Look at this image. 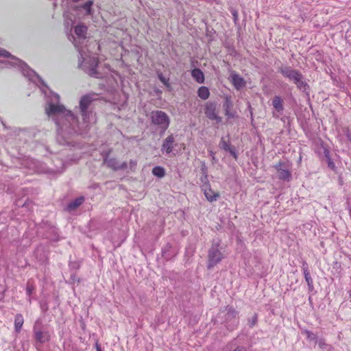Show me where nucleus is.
Here are the masks:
<instances>
[{"mask_svg":"<svg viewBox=\"0 0 351 351\" xmlns=\"http://www.w3.org/2000/svg\"><path fill=\"white\" fill-rule=\"evenodd\" d=\"M97 94L90 93L81 97L79 105L82 118L81 122L71 111L60 104V96L55 93H51L47 101L45 112L55 122L59 134H82L89 127L92 112L88 110V108L91 103L97 99Z\"/></svg>","mask_w":351,"mask_h":351,"instance_id":"1","label":"nucleus"},{"mask_svg":"<svg viewBox=\"0 0 351 351\" xmlns=\"http://www.w3.org/2000/svg\"><path fill=\"white\" fill-rule=\"evenodd\" d=\"M278 71L285 78L295 84L301 91L306 93L309 90V86L300 71L293 69L291 66L281 64L278 66Z\"/></svg>","mask_w":351,"mask_h":351,"instance_id":"2","label":"nucleus"},{"mask_svg":"<svg viewBox=\"0 0 351 351\" xmlns=\"http://www.w3.org/2000/svg\"><path fill=\"white\" fill-rule=\"evenodd\" d=\"M71 37L73 38V43L80 53L78 67L82 69L85 73H88L90 76L96 78H99L100 73L97 71V67L99 62L98 58L97 57L91 56L84 58L83 56L82 50L80 49L78 44L76 42L75 38L73 36L71 35V36H69V40H71Z\"/></svg>","mask_w":351,"mask_h":351,"instance_id":"3","label":"nucleus"},{"mask_svg":"<svg viewBox=\"0 0 351 351\" xmlns=\"http://www.w3.org/2000/svg\"><path fill=\"white\" fill-rule=\"evenodd\" d=\"M0 56L10 58V61H4L1 62L0 63L4 64L5 66L8 65L10 66H17L22 71L23 74L25 76H27L29 78V80H32L34 77H36L38 80L41 82L43 85H45L44 82L39 77L36 73L30 69L29 66L25 62L21 60L20 59L12 56L10 53L3 48H0Z\"/></svg>","mask_w":351,"mask_h":351,"instance_id":"4","label":"nucleus"},{"mask_svg":"<svg viewBox=\"0 0 351 351\" xmlns=\"http://www.w3.org/2000/svg\"><path fill=\"white\" fill-rule=\"evenodd\" d=\"M219 242L213 241L208 252V269H211L216 265L219 263L224 258L223 253L219 248Z\"/></svg>","mask_w":351,"mask_h":351,"instance_id":"5","label":"nucleus"},{"mask_svg":"<svg viewBox=\"0 0 351 351\" xmlns=\"http://www.w3.org/2000/svg\"><path fill=\"white\" fill-rule=\"evenodd\" d=\"M150 119L154 125H158L163 132L169 126L170 119L167 114L162 110H154L151 112Z\"/></svg>","mask_w":351,"mask_h":351,"instance_id":"6","label":"nucleus"},{"mask_svg":"<svg viewBox=\"0 0 351 351\" xmlns=\"http://www.w3.org/2000/svg\"><path fill=\"white\" fill-rule=\"evenodd\" d=\"M204 114L206 117L212 121H216L220 123L222 118L219 115V110L217 109V104L215 101H208L204 105Z\"/></svg>","mask_w":351,"mask_h":351,"instance_id":"7","label":"nucleus"},{"mask_svg":"<svg viewBox=\"0 0 351 351\" xmlns=\"http://www.w3.org/2000/svg\"><path fill=\"white\" fill-rule=\"evenodd\" d=\"M34 335L36 341L40 343H44L50 340L51 336L49 332L36 322L33 328Z\"/></svg>","mask_w":351,"mask_h":351,"instance_id":"8","label":"nucleus"},{"mask_svg":"<svg viewBox=\"0 0 351 351\" xmlns=\"http://www.w3.org/2000/svg\"><path fill=\"white\" fill-rule=\"evenodd\" d=\"M272 106L274 111L272 112V116L275 119H279L284 111L283 99L278 95H276L272 99Z\"/></svg>","mask_w":351,"mask_h":351,"instance_id":"9","label":"nucleus"},{"mask_svg":"<svg viewBox=\"0 0 351 351\" xmlns=\"http://www.w3.org/2000/svg\"><path fill=\"white\" fill-rule=\"evenodd\" d=\"M104 162L106 164L108 167L112 169L114 171L125 169L128 167V165L125 162L119 163L116 158H110L108 154H106V156L104 157Z\"/></svg>","mask_w":351,"mask_h":351,"instance_id":"10","label":"nucleus"},{"mask_svg":"<svg viewBox=\"0 0 351 351\" xmlns=\"http://www.w3.org/2000/svg\"><path fill=\"white\" fill-rule=\"evenodd\" d=\"M224 311L226 312V322L228 324L229 321H231L232 319H234L233 326H228V328L230 330H233L236 328L239 324V321L236 320V317L239 314V312L236 311V309L230 306H227L225 308Z\"/></svg>","mask_w":351,"mask_h":351,"instance_id":"11","label":"nucleus"},{"mask_svg":"<svg viewBox=\"0 0 351 351\" xmlns=\"http://www.w3.org/2000/svg\"><path fill=\"white\" fill-rule=\"evenodd\" d=\"M176 146V143L175 136L173 134H171L164 139L161 147V151L163 153L169 154L173 152V149Z\"/></svg>","mask_w":351,"mask_h":351,"instance_id":"12","label":"nucleus"},{"mask_svg":"<svg viewBox=\"0 0 351 351\" xmlns=\"http://www.w3.org/2000/svg\"><path fill=\"white\" fill-rule=\"evenodd\" d=\"M202 190L204 191V195L208 201L212 202L216 201L217 197H219L218 193L214 192L211 189L210 184H203Z\"/></svg>","mask_w":351,"mask_h":351,"instance_id":"13","label":"nucleus"},{"mask_svg":"<svg viewBox=\"0 0 351 351\" xmlns=\"http://www.w3.org/2000/svg\"><path fill=\"white\" fill-rule=\"evenodd\" d=\"M302 269L308 285V291H312L313 290V280L310 275L308 264L306 261H302Z\"/></svg>","mask_w":351,"mask_h":351,"instance_id":"14","label":"nucleus"},{"mask_svg":"<svg viewBox=\"0 0 351 351\" xmlns=\"http://www.w3.org/2000/svg\"><path fill=\"white\" fill-rule=\"evenodd\" d=\"M231 81L236 89L239 90L245 86L244 79L235 72L230 74Z\"/></svg>","mask_w":351,"mask_h":351,"instance_id":"15","label":"nucleus"},{"mask_svg":"<svg viewBox=\"0 0 351 351\" xmlns=\"http://www.w3.org/2000/svg\"><path fill=\"white\" fill-rule=\"evenodd\" d=\"M88 28L84 25H78L75 27V33L79 39H85L86 38Z\"/></svg>","mask_w":351,"mask_h":351,"instance_id":"16","label":"nucleus"},{"mask_svg":"<svg viewBox=\"0 0 351 351\" xmlns=\"http://www.w3.org/2000/svg\"><path fill=\"white\" fill-rule=\"evenodd\" d=\"M191 76L198 83L202 84L204 82V75L202 70L195 68L191 71Z\"/></svg>","mask_w":351,"mask_h":351,"instance_id":"17","label":"nucleus"},{"mask_svg":"<svg viewBox=\"0 0 351 351\" xmlns=\"http://www.w3.org/2000/svg\"><path fill=\"white\" fill-rule=\"evenodd\" d=\"M84 201V197L83 196H80L73 201H71L67 205L66 209L69 211H72L78 208Z\"/></svg>","mask_w":351,"mask_h":351,"instance_id":"18","label":"nucleus"},{"mask_svg":"<svg viewBox=\"0 0 351 351\" xmlns=\"http://www.w3.org/2000/svg\"><path fill=\"white\" fill-rule=\"evenodd\" d=\"M24 319L23 315L20 313L16 314L14 317V330L16 332L19 333L21 331Z\"/></svg>","mask_w":351,"mask_h":351,"instance_id":"19","label":"nucleus"},{"mask_svg":"<svg viewBox=\"0 0 351 351\" xmlns=\"http://www.w3.org/2000/svg\"><path fill=\"white\" fill-rule=\"evenodd\" d=\"M232 103L231 100L229 98L226 97V100L223 104V108L225 110V114L229 118L234 117V114L230 112V108H232Z\"/></svg>","mask_w":351,"mask_h":351,"instance_id":"20","label":"nucleus"},{"mask_svg":"<svg viewBox=\"0 0 351 351\" xmlns=\"http://www.w3.org/2000/svg\"><path fill=\"white\" fill-rule=\"evenodd\" d=\"M198 96L204 100L207 99L210 96V91L206 86H201L197 90Z\"/></svg>","mask_w":351,"mask_h":351,"instance_id":"21","label":"nucleus"},{"mask_svg":"<svg viewBox=\"0 0 351 351\" xmlns=\"http://www.w3.org/2000/svg\"><path fill=\"white\" fill-rule=\"evenodd\" d=\"M278 177L282 180L289 181L291 178V173L288 169H282L278 172Z\"/></svg>","mask_w":351,"mask_h":351,"instance_id":"22","label":"nucleus"},{"mask_svg":"<svg viewBox=\"0 0 351 351\" xmlns=\"http://www.w3.org/2000/svg\"><path fill=\"white\" fill-rule=\"evenodd\" d=\"M152 173L158 178H163L165 175V169L160 166L154 167L152 169Z\"/></svg>","mask_w":351,"mask_h":351,"instance_id":"23","label":"nucleus"},{"mask_svg":"<svg viewBox=\"0 0 351 351\" xmlns=\"http://www.w3.org/2000/svg\"><path fill=\"white\" fill-rule=\"evenodd\" d=\"M93 4V1H88L85 3L81 5V8L85 10L86 14L90 15L92 14V5Z\"/></svg>","mask_w":351,"mask_h":351,"instance_id":"24","label":"nucleus"},{"mask_svg":"<svg viewBox=\"0 0 351 351\" xmlns=\"http://www.w3.org/2000/svg\"><path fill=\"white\" fill-rule=\"evenodd\" d=\"M219 146L226 152H228L232 147V146L228 142L226 141L223 138H221Z\"/></svg>","mask_w":351,"mask_h":351,"instance_id":"25","label":"nucleus"},{"mask_svg":"<svg viewBox=\"0 0 351 351\" xmlns=\"http://www.w3.org/2000/svg\"><path fill=\"white\" fill-rule=\"evenodd\" d=\"M258 322V315L254 313L251 318L248 319V326L250 328H253Z\"/></svg>","mask_w":351,"mask_h":351,"instance_id":"26","label":"nucleus"},{"mask_svg":"<svg viewBox=\"0 0 351 351\" xmlns=\"http://www.w3.org/2000/svg\"><path fill=\"white\" fill-rule=\"evenodd\" d=\"M305 333L306 335V337H307L308 339H309L311 341H317V337L313 332H311L309 330H306Z\"/></svg>","mask_w":351,"mask_h":351,"instance_id":"27","label":"nucleus"},{"mask_svg":"<svg viewBox=\"0 0 351 351\" xmlns=\"http://www.w3.org/2000/svg\"><path fill=\"white\" fill-rule=\"evenodd\" d=\"M34 290V287L32 285L27 284L26 287V293L29 297L32 295L33 291Z\"/></svg>","mask_w":351,"mask_h":351,"instance_id":"28","label":"nucleus"},{"mask_svg":"<svg viewBox=\"0 0 351 351\" xmlns=\"http://www.w3.org/2000/svg\"><path fill=\"white\" fill-rule=\"evenodd\" d=\"M158 78L159 80L165 84V85H168V80L166 79L162 73L159 74L158 75Z\"/></svg>","mask_w":351,"mask_h":351,"instance_id":"29","label":"nucleus"},{"mask_svg":"<svg viewBox=\"0 0 351 351\" xmlns=\"http://www.w3.org/2000/svg\"><path fill=\"white\" fill-rule=\"evenodd\" d=\"M228 152H229L234 159H237V154L234 147H232Z\"/></svg>","mask_w":351,"mask_h":351,"instance_id":"30","label":"nucleus"},{"mask_svg":"<svg viewBox=\"0 0 351 351\" xmlns=\"http://www.w3.org/2000/svg\"><path fill=\"white\" fill-rule=\"evenodd\" d=\"M200 180L203 184H209L208 175H202Z\"/></svg>","mask_w":351,"mask_h":351,"instance_id":"31","label":"nucleus"},{"mask_svg":"<svg viewBox=\"0 0 351 351\" xmlns=\"http://www.w3.org/2000/svg\"><path fill=\"white\" fill-rule=\"evenodd\" d=\"M284 166V163L279 162L276 165H275L274 168L276 169V171L278 172L279 171L283 169L282 167Z\"/></svg>","mask_w":351,"mask_h":351,"instance_id":"32","label":"nucleus"},{"mask_svg":"<svg viewBox=\"0 0 351 351\" xmlns=\"http://www.w3.org/2000/svg\"><path fill=\"white\" fill-rule=\"evenodd\" d=\"M319 346L321 348H324V346L326 345V343H325V340L323 339H317V341H316Z\"/></svg>","mask_w":351,"mask_h":351,"instance_id":"33","label":"nucleus"},{"mask_svg":"<svg viewBox=\"0 0 351 351\" xmlns=\"http://www.w3.org/2000/svg\"><path fill=\"white\" fill-rule=\"evenodd\" d=\"M201 172L202 175H208V169L204 163L201 167Z\"/></svg>","mask_w":351,"mask_h":351,"instance_id":"34","label":"nucleus"},{"mask_svg":"<svg viewBox=\"0 0 351 351\" xmlns=\"http://www.w3.org/2000/svg\"><path fill=\"white\" fill-rule=\"evenodd\" d=\"M328 166L331 169H334L335 167V163L331 160L330 158H328Z\"/></svg>","mask_w":351,"mask_h":351,"instance_id":"35","label":"nucleus"},{"mask_svg":"<svg viewBox=\"0 0 351 351\" xmlns=\"http://www.w3.org/2000/svg\"><path fill=\"white\" fill-rule=\"evenodd\" d=\"M231 351H247L246 348L242 346H238L235 349Z\"/></svg>","mask_w":351,"mask_h":351,"instance_id":"36","label":"nucleus"},{"mask_svg":"<svg viewBox=\"0 0 351 351\" xmlns=\"http://www.w3.org/2000/svg\"><path fill=\"white\" fill-rule=\"evenodd\" d=\"M41 308L43 311H45L47 310V306L45 305H41Z\"/></svg>","mask_w":351,"mask_h":351,"instance_id":"37","label":"nucleus"},{"mask_svg":"<svg viewBox=\"0 0 351 351\" xmlns=\"http://www.w3.org/2000/svg\"><path fill=\"white\" fill-rule=\"evenodd\" d=\"M130 165H131L132 166H136V162L135 161L130 160Z\"/></svg>","mask_w":351,"mask_h":351,"instance_id":"38","label":"nucleus"},{"mask_svg":"<svg viewBox=\"0 0 351 351\" xmlns=\"http://www.w3.org/2000/svg\"><path fill=\"white\" fill-rule=\"evenodd\" d=\"M96 348L97 351H101L100 346L97 343L96 344Z\"/></svg>","mask_w":351,"mask_h":351,"instance_id":"39","label":"nucleus"},{"mask_svg":"<svg viewBox=\"0 0 351 351\" xmlns=\"http://www.w3.org/2000/svg\"><path fill=\"white\" fill-rule=\"evenodd\" d=\"M348 210H349L350 216V217H351V206H350V207L348 208Z\"/></svg>","mask_w":351,"mask_h":351,"instance_id":"40","label":"nucleus"},{"mask_svg":"<svg viewBox=\"0 0 351 351\" xmlns=\"http://www.w3.org/2000/svg\"><path fill=\"white\" fill-rule=\"evenodd\" d=\"M73 2H78L80 0H72Z\"/></svg>","mask_w":351,"mask_h":351,"instance_id":"41","label":"nucleus"},{"mask_svg":"<svg viewBox=\"0 0 351 351\" xmlns=\"http://www.w3.org/2000/svg\"><path fill=\"white\" fill-rule=\"evenodd\" d=\"M210 154H211V156H214V154H213V152H210Z\"/></svg>","mask_w":351,"mask_h":351,"instance_id":"42","label":"nucleus"}]
</instances>
